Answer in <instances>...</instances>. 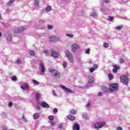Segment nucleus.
Returning <instances> with one entry per match:
<instances>
[{
    "label": "nucleus",
    "instance_id": "nucleus-1",
    "mask_svg": "<svg viewBox=\"0 0 130 130\" xmlns=\"http://www.w3.org/2000/svg\"><path fill=\"white\" fill-rule=\"evenodd\" d=\"M49 73H51L52 76L54 78H56L57 79H59V78H60V74L56 70L50 69H49Z\"/></svg>",
    "mask_w": 130,
    "mask_h": 130
},
{
    "label": "nucleus",
    "instance_id": "nucleus-2",
    "mask_svg": "<svg viewBox=\"0 0 130 130\" xmlns=\"http://www.w3.org/2000/svg\"><path fill=\"white\" fill-rule=\"evenodd\" d=\"M106 124L105 122H96L94 125V127L96 129H99L101 127H103Z\"/></svg>",
    "mask_w": 130,
    "mask_h": 130
},
{
    "label": "nucleus",
    "instance_id": "nucleus-3",
    "mask_svg": "<svg viewBox=\"0 0 130 130\" xmlns=\"http://www.w3.org/2000/svg\"><path fill=\"white\" fill-rule=\"evenodd\" d=\"M65 54L67 58H68L69 60L70 61V62H74V57L73 56L72 53L70 52V51H66L65 52Z\"/></svg>",
    "mask_w": 130,
    "mask_h": 130
},
{
    "label": "nucleus",
    "instance_id": "nucleus-4",
    "mask_svg": "<svg viewBox=\"0 0 130 130\" xmlns=\"http://www.w3.org/2000/svg\"><path fill=\"white\" fill-rule=\"evenodd\" d=\"M121 83H123L124 85H127L128 84V78L125 75H122L120 77Z\"/></svg>",
    "mask_w": 130,
    "mask_h": 130
},
{
    "label": "nucleus",
    "instance_id": "nucleus-5",
    "mask_svg": "<svg viewBox=\"0 0 130 130\" xmlns=\"http://www.w3.org/2000/svg\"><path fill=\"white\" fill-rule=\"evenodd\" d=\"M109 90L111 91H116L118 90V85L116 83H113L109 85Z\"/></svg>",
    "mask_w": 130,
    "mask_h": 130
},
{
    "label": "nucleus",
    "instance_id": "nucleus-6",
    "mask_svg": "<svg viewBox=\"0 0 130 130\" xmlns=\"http://www.w3.org/2000/svg\"><path fill=\"white\" fill-rule=\"evenodd\" d=\"M51 51L52 57H54V58H57V57H58V53L56 51H54L53 49H51Z\"/></svg>",
    "mask_w": 130,
    "mask_h": 130
},
{
    "label": "nucleus",
    "instance_id": "nucleus-7",
    "mask_svg": "<svg viewBox=\"0 0 130 130\" xmlns=\"http://www.w3.org/2000/svg\"><path fill=\"white\" fill-rule=\"evenodd\" d=\"M49 39L50 42H56V41H59V38L56 37H50Z\"/></svg>",
    "mask_w": 130,
    "mask_h": 130
},
{
    "label": "nucleus",
    "instance_id": "nucleus-8",
    "mask_svg": "<svg viewBox=\"0 0 130 130\" xmlns=\"http://www.w3.org/2000/svg\"><path fill=\"white\" fill-rule=\"evenodd\" d=\"M61 88H62V89H63V90H64V91H66V92H68V93H74V92L71 90V89L63 86V85H61Z\"/></svg>",
    "mask_w": 130,
    "mask_h": 130
},
{
    "label": "nucleus",
    "instance_id": "nucleus-9",
    "mask_svg": "<svg viewBox=\"0 0 130 130\" xmlns=\"http://www.w3.org/2000/svg\"><path fill=\"white\" fill-rule=\"evenodd\" d=\"M98 69V65L97 64H93V68H91L89 70L90 73H93V72L96 71Z\"/></svg>",
    "mask_w": 130,
    "mask_h": 130
},
{
    "label": "nucleus",
    "instance_id": "nucleus-10",
    "mask_svg": "<svg viewBox=\"0 0 130 130\" xmlns=\"http://www.w3.org/2000/svg\"><path fill=\"white\" fill-rule=\"evenodd\" d=\"M113 68V73H114V74H116L117 73V70L120 69V67L118 65H114Z\"/></svg>",
    "mask_w": 130,
    "mask_h": 130
},
{
    "label": "nucleus",
    "instance_id": "nucleus-11",
    "mask_svg": "<svg viewBox=\"0 0 130 130\" xmlns=\"http://www.w3.org/2000/svg\"><path fill=\"white\" fill-rule=\"evenodd\" d=\"M40 67L41 69V72L42 73H44L45 72V66H44V63L42 61L40 65Z\"/></svg>",
    "mask_w": 130,
    "mask_h": 130
},
{
    "label": "nucleus",
    "instance_id": "nucleus-12",
    "mask_svg": "<svg viewBox=\"0 0 130 130\" xmlns=\"http://www.w3.org/2000/svg\"><path fill=\"white\" fill-rule=\"evenodd\" d=\"M41 105L42 107H43L44 108H49L50 107L49 105L45 102L42 103Z\"/></svg>",
    "mask_w": 130,
    "mask_h": 130
},
{
    "label": "nucleus",
    "instance_id": "nucleus-13",
    "mask_svg": "<svg viewBox=\"0 0 130 130\" xmlns=\"http://www.w3.org/2000/svg\"><path fill=\"white\" fill-rule=\"evenodd\" d=\"M73 130H80V124L75 123L73 126Z\"/></svg>",
    "mask_w": 130,
    "mask_h": 130
},
{
    "label": "nucleus",
    "instance_id": "nucleus-14",
    "mask_svg": "<svg viewBox=\"0 0 130 130\" xmlns=\"http://www.w3.org/2000/svg\"><path fill=\"white\" fill-rule=\"evenodd\" d=\"M79 48V45L76 44H73L72 46V49L73 51H75L76 49H78Z\"/></svg>",
    "mask_w": 130,
    "mask_h": 130
},
{
    "label": "nucleus",
    "instance_id": "nucleus-15",
    "mask_svg": "<svg viewBox=\"0 0 130 130\" xmlns=\"http://www.w3.org/2000/svg\"><path fill=\"white\" fill-rule=\"evenodd\" d=\"M26 29L24 27H21L18 29L15 30V33H21V32H23V31H25Z\"/></svg>",
    "mask_w": 130,
    "mask_h": 130
},
{
    "label": "nucleus",
    "instance_id": "nucleus-16",
    "mask_svg": "<svg viewBox=\"0 0 130 130\" xmlns=\"http://www.w3.org/2000/svg\"><path fill=\"white\" fill-rule=\"evenodd\" d=\"M68 119H69V120H71L72 121L75 120L76 119V117L72 115H69L67 116Z\"/></svg>",
    "mask_w": 130,
    "mask_h": 130
},
{
    "label": "nucleus",
    "instance_id": "nucleus-17",
    "mask_svg": "<svg viewBox=\"0 0 130 130\" xmlns=\"http://www.w3.org/2000/svg\"><path fill=\"white\" fill-rule=\"evenodd\" d=\"M102 90L103 91V92H105V93L107 92H109L110 89L109 88H107L106 86H103L102 87Z\"/></svg>",
    "mask_w": 130,
    "mask_h": 130
},
{
    "label": "nucleus",
    "instance_id": "nucleus-18",
    "mask_svg": "<svg viewBox=\"0 0 130 130\" xmlns=\"http://www.w3.org/2000/svg\"><path fill=\"white\" fill-rule=\"evenodd\" d=\"M89 81L88 83H89V84H91V83H93L94 79V77L92 76H90L89 77Z\"/></svg>",
    "mask_w": 130,
    "mask_h": 130
},
{
    "label": "nucleus",
    "instance_id": "nucleus-19",
    "mask_svg": "<svg viewBox=\"0 0 130 130\" xmlns=\"http://www.w3.org/2000/svg\"><path fill=\"white\" fill-rule=\"evenodd\" d=\"M40 96H41V95H40V93H36V98L37 101H39V99L40 98Z\"/></svg>",
    "mask_w": 130,
    "mask_h": 130
},
{
    "label": "nucleus",
    "instance_id": "nucleus-20",
    "mask_svg": "<svg viewBox=\"0 0 130 130\" xmlns=\"http://www.w3.org/2000/svg\"><path fill=\"white\" fill-rule=\"evenodd\" d=\"M108 78H109L110 81H111L112 80H113V75H112V74H109Z\"/></svg>",
    "mask_w": 130,
    "mask_h": 130
},
{
    "label": "nucleus",
    "instance_id": "nucleus-21",
    "mask_svg": "<svg viewBox=\"0 0 130 130\" xmlns=\"http://www.w3.org/2000/svg\"><path fill=\"white\" fill-rule=\"evenodd\" d=\"M35 51H33V50H30L29 51V54L30 55H31V56H34V55H35Z\"/></svg>",
    "mask_w": 130,
    "mask_h": 130
},
{
    "label": "nucleus",
    "instance_id": "nucleus-22",
    "mask_svg": "<svg viewBox=\"0 0 130 130\" xmlns=\"http://www.w3.org/2000/svg\"><path fill=\"white\" fill-rule=\"evenodd\" d=\"M29 87V85L28 84H26L25 86H21V89L22 90H26L28 87Z\"/></svg>",
    "mask_w": 130,
    "mask_h": 130
},
{
    "label": "nucleus",
    "instance_id": "nucleus-23",
    "mask_svg": "<svg viewBox=\"0 0 130 130\" xmlns=\"http://www.w3.org/2000/svg\"><path fill=\"white\" fill-rule=\"evenodd\" d=\"M48 118L50 120V121H53V120H54V116H49Z\"/></svg>",
    "mask_w": 130,
    "mask_h": 130
},
{
    "label": "nucleus",
    "instance_id": "nucleus-24",
    "mask_svg": "<svg viewBox=\"0 0 130 130\" xmlns=\"http://www.w3.org/2000/svg\"><path fill=\"white\" fill-rule=\"evenodd\" d=\"M103 46L105 48H108L109 47V44L107 43H105L103 44Z\"/></svg>",
    "mask_w": 130,
    "mask_h": 130
},
{
    "label": "nucleus",
    "instance_id": "nucleus-25",
    "mask_svg": "<svg viewBox=\"0 0 130 130\" xmlns=\"http://www.w3.org/2000/svg\"><path fill=\"white\" fill-rule=\"evenodd\" d=\"M39 117V114L38 113H36L34 115V118L35 119H37Z\"/></svg>",
    "mask_w": 130,
    "mask_h": 130
},
{
    "label": "nucleus",
    "instance_id": "nucleus-26",
    "mask_svg": "<svg viewBox=\"0 0 130 130\" xmlns=\"http://www.w3.org/2000/svg\"><path fill=\"white\" fill-rule=\"evenodd\" d=\"M51 7L50 6H47L46 8V12H50L51 11Z\"/></svg>",
    "mask_w": 130,
    "mask_h": 130
},
{
    "label": "nucleus",
    "instance_id": "nucleus-27",
    "mask_svg": "<svg viewBox=\"0 0 130 130\" xmlns=\"http://www.w3.org/2000/svg\"><path fill=\"white\" fill-rule=\"evenodd\" d=\"M70 112L71 114H76V113H77V111L75 109H72Z\"/></svg>",
    "mask_w": 130,
    "mask_h": 130
},
{
    "label": "nucleus",
    "instance_id": "nucleus-28",
    "mask_svg": "<svg viewBox=\"0 0 130 130\" xmlns=\"http://www.w3.org/2000/svg\"><path fill=\"white\" fill-rule=\"evenodd\" d=\"M67 36L70 37V38H73L74 37V35L72 34H67Z\"/></svg>",
    "mask_w": 130,
    "mask_h": 130
},
{
    "label": "nucleus",
    "instance_id": "nucleus-29",
    "mask_svg": "<svg viewBox=\"0 0 130 130\" xmlns=\"http://www.w3.org/2000/svg\"><path fill=\"white\" fill-rule=\"evenodd\" d=\"M49 122L51 125H53V126H54L56 124L55 122L53 121H49Z\"/></svg>",
    "mask_w": 130,
    "mask_h": 130
},
{
    "label": "nucleus",
    "instance_id": "nucleus-30",
    "mask_svg": "<svg viewBox=\"0 0 130 130\" xmlns=\"http://www.w3.org/2000/svg\"><path fill=\"white\" fill-rule=\"evenodd\" d=\"M116 30H121L122 29V25H119L116 27Z\"/></svg>",
    "mask_w": 130,
    "mask_h": 130
},
{
    "label": "nucleus",
    "instance_id": "nucleus-31",
    "mask_svg": "<svg viewBox=\"0 0 130 130\" xmlns=\"http://www.w3.org/2000/svg\"><path fill=\"white\" fill-rule=\"evenodd\" d=\"M33 83L35 85H39V82L35 79L33 80Z\"/></svg>",
    "mask_w": 130,
    "mask_h": 130
},
{
    "label": "nucleus",
    "instance_id": "nucleus-32",
    "mask_svg": "<svg viewBox=\"0 0 130 130\" xmlns=\"http://www.w3.org/2000/svg\"><path fill=\"white\" fill-rule=\"evenodd\" d=\"M63 67L64 69H66V68H67V67H68V64L67 63V62H66V61L63 62Z\"/></svg>",
    "mask_w": 130,
    "mask_h": 130
},
{
    "label": "nucleus",
    "instance_id": "nucleus-33",
    "mask_svg": "<svg viewBox=\"0 0 130 130\" xmlns=\"http://www.w3.org/2000/svg\"><path fill=\"white\" fill-rule=\"evenodd\" d=\"M38 6H39V2H38V1H36L35 3V6L38 7Z\"/></svg>",
    "mask_w": 130,
    "mask_h": 130
},
{
    "label": "nucleus",
    "instance_id": "nucleus-34",
    "mask_svg": "<svg viewBox=\"0 0 130 130\" xmlns=\"http://www.w3.org/2000/svg\"><path fill=\"white\" fill-rule=\"evenodd\" d=\"M14 2H15V0H10L9 3H8V6H11V5H12V4H13V3H14Z\"/></svg>",
    "mask_w": 130,
    "mask_h": 130
},
{
    "label": "nucleus",
    "instance_id": "nucleus-35",
    "mask_svg": "<svg viewBox=\"0 0 130 130\" xmlns=\"http://www.w3.org/2000/svg\"><path fill=\"white\" fill-rule=\"evenodd\" d=\"M12 81H17V77H16V76L12 77Z\"/></svg>",
    "mask_w": 130,
    "mask_h": 130
},
{
    "label": "nucleus",
    "instance_id": "nucleus-36",
    "mask_svg": "<svg viewBox=\"0 0 130 130\" xmlns=\"http://www.w3.org/2000/svg\"><path fill=\"white\" fill-rule=\"evenodd\" d=\"M48 29H49V30H51V29H52V25L50 24L48 25Z\"/></svg>",
    "mask_w": 130,
    "mask_h": 130
},
{
    "label": "nucleus",
    "instance_id": "nucleus-37",
    "mask_svg": "<svg viewBox=\"0 0 130 130\" xmlns=\"http://www.w3.org/2000/svg\"><path fill=\"white\" fill-rule=\"evenodd\" d=\"M109 2H110L109 0H103V3L104 4H107V3H109Z\"/></svg>",
    "mask_w": 130,
    "mask_h": 130
},
{
    "label": "nucleus",
    "instance_id": "nucleus-38",
    "mask_svg": "<svg viewBox=\"0 0 130 130\" xmlns=\"http://www.w3.org/2000/svg\"><path fill=\"white\" fill-rule=\"evenodd\" d=\"M57 111H58V110L56 108H54L53 110V113H56V112H57Z\"/></svg>",
    "mask_w": 130,
    "mask_h": 130
},
{
    "label": "nucleus",
    "instance_id": "nucleus-39",
    "mask_svg": "<svg viewBox=\"0 0 130 130\" xmlns=\"http://www.w3.org/2000/svg\"><path fill=\"white\" fill-rule=\"evenodd\" d=\"M85 53L89 54V53H90V49H87L85 51Z\"/></svg>",
    "mask_w": 130,
    "mask_h": 130
},
{
    "label": "nucleus",
    "instance_id": "nucleus-40",
    "mask_svg": "<svg viewBox=\"0 0 130 130\" xmlns=\"http://www.w3.org/2000/svg\"><path fill=\"white\" fill-rule=\"evenodd\" d=\"M119 62H120V63H123V62H124V59H120L119 60Z\"/></svg>",
    "mask_w": 130,
    "mask_h": 130
},
{
    "label": "nucleus",
    "instance_id": "nucleus-41",
    "mask_svg": "<svg viewBox=\"0 0 130 130\" xmlns=\"http://www.w3.org/2000/svg\"><path fill=\"white\" fill-rule=\"evenodd\" d=\"M96 16V12H93L91 14V17H94Z\"/></svg>",
    "mask_w": 130,
    "mask_h": 130
},
{
    "label": "nucleus",
    "instance_id": "nucleus-42",
    "mask_svg": "<svg viewBox=\"0 0 130 130\" xmlns=\"http://www.w3.org/2000/svg\"><path fill=\"white\" fill-rule=\"evenodd\" d=\"M13 106V102H11L9 104V107H12Z\"/></svg>",
    "mask_w": 130,
    "mask_h": 130
},
{
    "label": "nucleus",
    "instance_id": "nucleus-43",
    "mask_svg": "<svg viewBox=\"0 0 130 130\" xmlns=\"http://www.w3.org/2000/svg\"><path fill=\"white\" fill-rule=\"evenodd\" d=\"M62 127H63V125H62V124H60V125H59V128L60 129H62Z\"/></svg>",
    "mask_w": 130,
    "mask_h": 130
},
{
    "label": "nucleus",
    "instance_id": "nucleus-44",
    "mask_svg": "<svg viewBox=\"0 0 130 130\" xmlns=\"http://www.w3.org/2000/svg\"><path fill=\"white\" fill-rule=\"evenodd\" d=\"M17 63H18V64H20V63H21V60H20V59H17Z\"/></svg>",
    "mask_w": 130,
    "mask_h": 130
},
{
    "label": "nucleus",
    "instance_id": "nucleus-45",
    "mask_svg": "<svg viewBox=\"0 0 130 130\" xmlns=\"http://www.w3.org/2000/svg\"><path fill=\"white\" fill-rule=\"evenodd\" d=\"M90 106H91V104H88L86 106V107H87V108H89Z\"/></svg>",
    "mask_w": 130,
    "mask_h": 130
},
{
    "label": "nucleus",
    "instance_id": "nucleus-46",
    "mask_svg": "<svg viewBox=\"0 0 130 130\" xmlns=\"http://www.w3.org/2000/svg\"><path fill=\"white\" fill-rule=\"evenodd\" d=\"M109 19H110V21H112V20H113L114 18L113 17H111L109 16Z\"/></svg>",
    "mask_w": 130,
    "mask_h": 130
},
{
    "label": "nucleus",
    "instance_id": "nucleus-47",
    "mask_svg": "<svg viewBox=\"0 0 130 130\" xmlns=\"http://www.w3.org/2000/svg\"><path fill=\"white\" fill-rule=\"evenodd\" d=\"M22 119L25 120V121H26V118H25V116L24 115L22 116Z\"/></svg>",
    "mask_w": 130,
    "mask_h": 130
},
{
    "label": "nucleus",
    "instance_id": "nucleus-48",
    "mask_svg": "<svg viewBox=\"0 0 130 130\" xmlns=\"http://www.w3.org/2000/svg\"><path fill=\"white\" fill-rule=\"evenodd\" d=\"M117 130H122V128H121V127H118Z\"/></svg>",
    "mask_w": 130,
    "mask_h": 130
},
{
    "label": "nucleus",
    "instance_id": "nucleus-49",
    "mask_svg": "<svg viewBox=\"0 0 130 130\" xmlns=\"http://www.w3.org/2000/svg\"><path fill=\"white\" fill-rule=\"evenodd\" d=\"M102 95H103L102 92H100V93H99V94H98L99 96H102Z\"/></svg>",
    "mask_w": 130,
    "mask_h": 130
},
{
    "label": "nucleus",
    "instance_id": "nucleus-50",
    "mask_svg": "<svg viewBox=\"0 0 130 130\" xmlns=\"http://www.w3.org/2000/svg\"><path fill=\"white\" fill-rule=\"evenodd\" d=\"M48 51L47 50H45L44 51V53H48Z\"/></svg>",
    "mask_w": 130,
    "mask_h": 130
},
{
    "label": "nucleus",
    "instance_id": "nucleus-51",
    "mask_svg": "<svg viewBox=\"0 0 130 130\" xmlns=\"http://www.w3.org/2000/svg\"><path fill=\"white\" fill-rule=\"evenodd\" d=\"M89 63H93V62L92 61V60H89Z\"/></svg>",
    "mask_w": 130,
    "mask_h": 130
},
{
    "label": "nucleus",
    "instance_id": "nucleus-52",
    "mask_svg": "<svg viewBox=\"0 0 130 130\" xmlns=\"http://www.w3.org/2000/svg\"><path fill=\"white\" fill-rule=\"evenodd\" d=\"M8 41H12V38H10V39H7Z\"/></svg>",
    "mask_w": 130,
    "mask_h": 130
},
{
    "label": "nucleus",
    "instance_id": "nucleus-53",
    "mask_svg": "<svg viewBox=\"0 0 130 130\" xmlns=\"http://www.w3.org/2000/svg\"><path fill=\"white\" fill-rule=\"evenodd\" d=\"M102 10L103 11H105V10H106V8H103Z\"/></svg>",
    "mask_w": 130,
    "mask_h": 130
},
{
    "label": "nucleus",
    "instance_id": "nucleus-54",
    "mask_svg": "<svg viewBox=\"0 0 130 130\" xmlns=\"http://www.w3.org/2000/svg\"><path fill=\"white\" fill-rule=\"evenodd\" d=\"M2 32H0V37H2Z\"/></svg>",
    "mask_w": 130,
    "mask_h": 130
}]
</instances>
